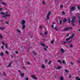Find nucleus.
<instances>
[{
    "mask_svg": "<svg viewBox=\"0 0 80 80\" xmlns=\"http://www.w3.org/2000/svg\"><path fill=\"white\" fill-rule=\"evenodd\" d=\"M76 7L75 6H72L71 7V12H73L74 11H75L76 10Z\"/></svg>",
    "mask_w": 80,
    "mask_h": 80,
    "instance_id": "nucleus-5",
    "label": "nucleus"
},
{
    "mask_svg": "<svg viewBox=\"0 0 80 80\" xmlns=\"http://www.w3.org/2000/svg\"><path fill=\"white\" fill-rule=\"evenodd\" d=\"M62 63L64 64L65 63V60H62Z\"/></svg>",
    "mask_w": 80,
    "mask_h": 80,
    "instance_id": "nucleus-35",
    "label": "nucleus"
},
{
    "mask_svg": "<svg viewBox=\"0 0 80 80\" xmlns=\"http://www.w3.org/2000/svg\"><path fill=\"white\" fill-rule=\"evenodd\" d=\"M78 10H80V6H78Z\"/></svg>",
    "mask_w": 80,
    "mask_h": 80,
    "instance_id": "nucleus-46",
    "label": "nucleus"
},
{
    "mask_svg": "<svg viewBox=\"0 0 80 80\" xmlns=\"http://www.w3.org/2000/svg\"><path fill=\"white\" fill-rule=\"evenodd\" d=\"M55 29H56V30H58V28H57V27H55Z\"/></svg>",
    "mask_w": 80,
    "mask_h": 80,
    "instance_id": "nucleus-40",
    "label": "nucleus"
},
{
    "mask_svg": "<svg viewBox=\"0 0 80 80\" xmlns=\"http://www.w3.org/2000/svg\"><path fill=\"white\" fill-rule=\"evenodd\" d=\"M55 41V39H53L52 41H51V43L52 44H53V43H54V42Z\"/></svg>",
    "mask_w": 80,
    "mask_h": 80,
    "instance_id": "nucleus-21",
    "label": "nucleus"
},
{
    "mask_svg": "<svg viewBox=\"0 0 80 80\" xmlns=\"http://www.w3.org/2000/svg\"><path fill=\"white\" fill-rule=\"evenodd\" d=\"M5 28L4 27H3V28L0 27V30H3L4 29H5Z\"/></svg>",
    "mask_w": 80,
    "mask_h": 80,
    "instance_id": "nucleus-24",
    "label": "nucleus"
},
{
    "mask_svg": "<svg viewBox=\"0 0 80 80\" xmlns=\"http://www.w3.org/2000/svg\"><path fill=\"white\" fill-rule=\"evenodd\" d=\"M45 39H43V41H45Z\"/></svg>",
    "mask_w": 80,
    "mask_h": 80,
    "instance_id": "nucleus-63",
    "label": "nucleus"
},
{
    "mask_svg": "<svg viewBox=\"0 0 80 80\" xmlns=\"http://www.w3.org/2000/svg\"><path fill=\"white\" fill-rule=\"evenodd\" d=\"M41 45H42V47H45V45L44 44L41 43Z\"/></svg>",
    "mask_w": 80,
    "mask_h": 80,
    "instance_id": "nucleus-23",
    "label": "nucleus"
},
{
    "mask_svg": "<svg viewBox=\"0 0 80 80\" xmlns=\"http://www.w3.org/2000/svg\"><path fill=\"white\" fill-rule=\"evenodd\" d=\"M16 54H18V51H16Z\"/></svg>",
    "mask_w": 80,
    "mask_h": 80,
    "instance_id": "nucleus-54",
    "label": "nucleus"
},
{
    "mask_svg": "<svg viewBox=\"0 0 80 80\" xmlns=\"http://www.w3.org/2000/svg\"><path fill=\"white\" fill-rule=\"evenodd\" d=\"M78 63H80V62H79V61H78Z\"/></svg>",
    "mask_w": 80,
    "mask_h": 80,
    "instance_id": "nucleus-61",
    "label": "nucleus"
},
{
    "mask_svg": "<svg viewBox=\"0 0 80 80\" xmlns=\"http://www.w3.org/2000/svg\"><path fill=\"white\" fill-rule=\"evenodd\" d=\"M51 63H52V61H50L48 63V65H50Z\"/></svg>",
    "mask_w": 80,
    "mask_h": 80,
    "instance_id": "nucleus-42",
    "label": "nucleus"
},
{
    "mask_svg": "<svg viewBox=\"0 0 80 80\" xmlns=\"http://www.w3.org/2000/svg\"><path fill=\"white\" fill-rule=\"evenodd\" d=\"M2 10H3V8H0V11H2Z\"/></svg>",
    "mask_w": 80,
    "mask_h": 80,
    "instance_id": "nucleus-45",
    "label": "nucleus"
},
{
    "mask_svg": "<svg viewBox=\"0 0 80 80\" xmlns=\"http://www.w3.org/2000/svg\"><path fill=\"white\" fill-rule=\"evenodd\" d=\"M44 50H45V51H46L47 50V48H46V47H44Z\"/></svg>",
    "mask_w": 80,
    "mask_h": 80,
    "instance_id": "nucleus-47",
    "label": "nucleus"
},
{
    "mask_svg": "<svg viewBox=\"0 0 80 80\" xmlns=\"http://www.w3.org/2000/svg\"><path fill=\"white\" fill-rule=\"evenodd\" d=\"M18 72H19L20 75H21V73H22V72H21V71H20V70H18Z\"/></svg>",
    "mask_w": 80,
    "mask_h": 80,
    "instance_id": "nucleus-28",
    "label": "nucleus"
},
{
    "mask_svg": "<svg viewBox=\"0 0 80 80\" xmlns=\"http://www.w3.org/2000/svg\"><path fill=\"white\" fill-rule=\"evenodd\" d=\"M60 8H62V7H63V6L62 5H61L60 6Z\"/></svg>",
    "mask_w": 80,
    "mask_h": 80,
    "instance_id": "nucleus-48",
    "label": "nucleus"
},
{
    "mask_svg": "<svg viewBox=\"0 0 80 80\" xmlns=\"http://www.w3.org/2000/svg\"><path fill=\"white\" fill-rule=\"evenodd\" d=\"M5 23H6V24H7L8 25H9V24L8 23V21H6Z\"/></svg>",
    "mask_w": 80,
    "mask_h": 80,
    "instance_id": "nucleus-39",
    "label": "nucleus"
},
{
    "mask_svg": "<svg viewBox=\"0 0 80 80\" xmlns=\"http://www.w3.org/2000/svg\"><path fill=\"white\" fill-rule=\"evenodd\" d=\"M41 67L42 68H45V66L44 64H42L41 66Z\"/></svg>",
    "mask_w": 80,
    "mask_h": 80,
    "instance_id": "nucleus-13",
    "label": "nucleus"
},
{
    "mask_svg": "<svg viewBox=\"0 0 80 80\" xmlns=\"http://www.w3.org/2000/svg\"><path fill=\"white\" fill-rule=\"evenodd\" d=\"M53 24L54 25L55 24V22H53Z\"/></svg>",
    "mask_w": 80,
    "mask_h": 80,
    "instance_id": "nucleus-64",
    "label": "nucleus"
},
{
    "mask_svg": "<svg viewBox=\"0 0 80 80\" xmlns=\"http://www.w3.org/2000/svg\"><path fill=\"white\" fill-rule=\"evenodd\" d=\"M70 47H71V48H72L73 47V45L72 44H71L70 45Z\"/></svg>",
    "mask_w": 80,
    "mask_h": 80,
    "instance_id": "nucleus-30",
    "label": "nucleus"
},
{
    "mask_svg": "<svg viewBox=\"0 0 80 80\" xmlns=\"http://www.w3.org/2000/svg\"><path fill=\"white\" fill-rule=\"evenodd\" d=\"M17 32L18 33L19 35H20V33H21V31H20V30H17Z\"/></svg>",
    "mask_w": 80,
    "mask_h": 80,
    "instance_id": "nucleus-12",
    "label": "nucleus"
},
{
    "mask_svg": "<svg viewBox=\"0 0 80 80\" xmlns=\"http://www.w3.org/2000/svg\"><path fill=\"white\" fill-rule=\"evenodd\" d=\"M42 3L43 5H46V3H45V2L44 1H42Z\"/></svg>",
    "mask_w": 80,
    "mask_h": 80,
    "instance_id": "nucleus-19",
    "label": "nucleus"
},
{
    "mask_svg": "<svg viewBox=\"0 0 80 80\" xmlns=\"http://www.w3.org/2000/svg\"><path fill=\"white\" fill-rule=\"evenodd\" d=\"M3 75L5 76H6V75L5 74V72H3Z\"/></svg>",
    "mask_w": 80,
    "mask_h": 80,
    "instance_id": "nucleus-49",
    "label": "nucleus"
},
{
    "mask_svg": "<svg viewBox=\"0 0 80 80\" xmlns=\"http://www.w3.org/2000/svg\"><path fill=\"white\" fill-rule=\"evenodd\" d=\"M4 15H3L2 16V18H4Z\"/></svg>",
    "mask_w": 80,
    "mask_h": 80,
    "instance_id": "nucleus-62",
    "label": "nucleus"
},
{
    "mask_svg": "<svg viewBox=\"0 0 80 80\" xmlns=\"http://www.w3.org/2000/svg\"><path fill=\"white\" fill-rule=\"evenodd\" d=\"M8 31L7 32V31H5V32L6 33H8Z\"/></svg>",
    "mask_w": 80,
    "mask_h": 80,
    "instance_id": "nucleus-58",
    "label": "nucleus"
},
{
    "mask_svg": "<svg viewBox=\"0 0 80 80\" xmlns=\"http://www.w3.org/2000/svg\"><path fill=\"white\" fill-rule=\"evenodd\" d=\"M62 14H65V12H62Z\"/></svg>",
    "mask_w": 80,
    "mask_h": 80,
    "instance_id": "nucleus-51",
    "label": "nucleus"
},
{
    "mask_svg": "<svg viewBox=\"0 0 80 80\" xmlns=\"http://www.w3.org/2000/svg\"><path fill=\"white\" fill-rule=\"evenodd\" d=\"M5 47L6 48H7V49H8V47H7V44L6 43L5 44Z\"/></svg>",
    "mask_w": 80,
    "mask_h": 80,
    "instance_id": "nucleus-20",
    "label": "nucleus"
},
{
    "mask_svg": "<svg viewBox=\"0 0 80 80\" xmlns=\"http://www.w3.org/2000/svg\"><path fill=\"white\" fill-rule=\"evenodd\" d=\"M76 80H80V78L78 77H76Z\"/></svg>",
    "mask_w": 80,
    "mask_h": 80,
    "instance_id": "nucleus-15",
    "label": "nucleus"
},
{
    "mask_svg": "<svg viewBox=\"0 0 80 80\" xmlns=\"http://www.w3.org/2000/svg\"><path fill=\"white\" fill-rule=\"evenodd\" d=\"M11 58H13V55H12V54L11 55Z\"/></svg>",
    "mask_w": 80,
    "mask_h": 80,
    "instance_id": "nucleus-57",
    "label": "nucleus"
},
{
    "mask_svg": "<svg viewBox=\"0 0 80 80\" xmlns=\"http://www.w3.org/2000/svg\"><path fill=\"white\" fill-rule=\"evenodd\" d=\"M21 25H22V30H24L25 28V20H22L20 22Z\"/></svg>",
    "mask_w": 80,
    "mask_h": 80,
    "instance_id": "nucleus-2",
    "label": "nucleus"
},
{
    "mask_svg": "<svg viewBox=\"0 0 80 80\" xmlns=\"http://www.w3.org/2000/svg\"><path fill=\"white\" fill-rule=\"evenodd\" d=\"M69 78H72V76H71V75H69Z\"/></svg>",
    "mask_w": 80,
    "mask_h": 80,
    "instance_id": "nucleus-44",
    "label": "nucleus"
},
{
    "mask_svg": "<svg viewBox=\"0 0 80 80\" xmlns=\"http://www.w3.org/2000/svg\"><path fill=\"white\" fill-rule=\"evenodd\" d=\"M71 64L72 65H74V63H73V62H71Z\"/></svg>",
    "mask_w": 80,
    "mask_h": 80,
    "instance_id": "nucleus-43",
    "label": "nucleus"
},
{
    "mask_svg": "<svg viewBox=\"0 0 80 80\" xmlns=\"http://www.w3.org/2000/svg\"><path fill=\"white\" fill-rule=\"evenodd\" d=\"M24 80H28V78H25L24 79Z\"/></svg>",
    "mask_w": 80,
    "mask_h": 80,
    "instance_id": "nucleus-32",
    "label": "nucleus"
},
{
    "mask_svg": "<svg viewBox=\"0 0 80 80\" xmlns=\"http://www.w3.org/2000/svg\"><path fill=\"white\" fill-rule=\"evenodd\" d=\"M60 51L62 53H64V52H65V50H64V49H63V48H61L60 49Z\"/></svg>",
    "mask_w": 80,
    "mask_h": 80,
    "instance_id": "nucleus-8",
    "label": "nucleus"
},
{
    "mask_svg": "<svg viewBox=\"0 0 80 80\" xmlns=\"http://www.w3.org/2000/svg\"><path fill=\"white\" fill-rule=\"evenodd\" d=\"M1 48H2V49H3V46H1Z\"/></svg>",
    "mask_w": 80,
    "mask_h": 80,
    "instance_id": "nucleus-53",
    "label": "nucleus"
},
{
    "mask_svg": "<svg viewBox=\"0 0 80 80\" xmlns=\"http://www.w3.org/2000/svg\"><path fill=\"white\" fill-rule=\"evenodd\" d=\"M1 15H5V13H4V12H2L1 13Z\"/></svg>",
    "mask_w": 80,
    "mask_h": 80,
    "instance_id": "nucleus-27",
    "label": "nucleus"
},
{
    "mask_svg": "<svg viewBox=\"0 0 80 80\" xmlns=\"http://www.w3.org/2000/svg\"><path fill=\"white\" fill-rule=\"evenodd\" d=\"M58 63H62V62L61 61L59 60H58Z\"/></svg>",
    "mask_w": 80,
    "mask_h": 80,
    "instance_id": "nucleus-26",
    "label": "nucleus"
},
{
    "mask_svg": "<svg viewBox=\"0 0 80 80\" xmlns=\"http://www.w3.org/2000/svg\"><path fill=\"white\" fill-rule=\"evenodd\" d=\"M72 20L71 21V22H72V25L73 26H75V24H74V23H75V20H76V17L75 16H73L72 18Z\"/></svg>",
    "mask_w": 80,
    "mask_h": 80,
    "instance_id": "nucleus-3",
    "label": "nucleus"
},
{
    "mask_svg": "<svg viewBox=\"0 0 80 80\" xmlns=\"http://www.w3.org/2000/svg\"><path fill=\"white\" fill-rule=\"evenodd\" d=\"M74 36H75V34H72V37L67 38L66 40V41L68 43H71V42H72V40L70 39L73 38Z\"/></svg>",
    "mask_w": 80,
    "mask_h": 80,
    "instance_id": "nucleus-1",
    "label": "nucleus"
},
{
    "mask_svg": "<svg viewBox=\"0 0 80 80\" xmlns=\"http://www.w3.org/2000/svg\"><path fill=\"white\" fill-rule=\"evenodd\" d=\"M60 80H64L63 76H61L60 77Z\"/></svg>",
    "mask_w": 80,
    "mask_h": 80,
    "instance_id": "nucleus-11",
    "label": "nucleus"
},
{
    "mask_svg": "<svg viewBox=\"0 0 80 80\" xmlns=\"http://www.w3.org/2000/svg\"><path fill=\"white\" fill-rule=\"evenodd\" d=\"M45 61L46 62L48 63V61H47V60H45Z\"/></svg>",
    "mask_w": 80,
    "mask_h": 80,
    "instance_id": "nucleus-52",
    "label": "nucleus"
},
{
    "mask_svg": "<svg viewBox=\"0 0 80 80\" xmlns=\"http://www.w3.org/2000/svg\"><path fill=\"white\" fill-rule=\"evenodd\" d=\"M0 56L1 57H2V56H3L4 55V53H3V52H1V53H0Z\"/></svg>",
    "mask_w": 80,
    "mask_h": 80,
    "instance_id": "nucleus-14",
    "label": "nucleus"
},
{
    "mask_svg": "<svg viewBox=\"0 0 80 80\" xmlns=\"http://www.w3.org/2000/svg\"><path fill=\"white\" fill-rule=\"evenodd\" d=\"M51 15V12L49 11L47 15V18H46V20H49V16Z\"/></svg>",
    "mask_w": 80,
    "mask_h": 80,
    "instance_id": "nucleus-4",
    "label": "nucleus"
},
{
    "mask_svg": "<svg viewBox=\"0 0 80 80\" xmlns=\"http://www.w3.org/2000/svg\"><path fill=\"white\" fill-rule=\"evenodd\" d=\"M42 26H40V27H39V29H40V30H42Z\"/></svg>",
    "mask_w": 80,
    "mask_h": 80,
    "instance_id": "nucleus-31",
    "label": "nucleus"
},
{
    "mask_svg": "<svg viewBox=\"0 0 80 80\" xmlns=\"http://www.w3.org/2000/svg\"><path fill=\"white\" fill-rule=\"evenodd\" d=\"M2 45H5V43H4V42H3V41H2Z\"/></svg>",
    "mask_w": 80,
    "mask_h": 80,
    "instance_id": "nucleus-37",
    "label": "nucleus"
},
{
    "mask_svg": "<svg viewBox=\"0 0 80 80\" xmlns=\"http://www.w3.org/2000/svg\"><path fill=\"white\" fill-rule=\"evenodd\" d=\"M52 28H53V27H54V25H52Z\"/></svg>",
    "mask_w": 80,
    "mask_h": 80,
    "instance_id": "nucleus-56",
    "label": "nucleus"
},
{
    "mask_svg": "<svg viewBox=\"0 0 80 80\" xmlns=\"http://www.w3.org/2000/svg\"><path fill=\"white\" fill-rule=\"evenodd\" d=\"M64 44H66V43H67V42H64Z\"/></svg>",
    "mask_w": 80,
    "mask_h": 80,
    "instance_id": "nucleus-59",
    "label": "nucleus"
},
{
    "mask_svg": "<svg viewBox=\"0 0 80 80\" xmlns=\"http://www.w3.org/2000/svg\"><path fill=\"white\" fill-rule=\"evenodd\" d=\"M5 53H7V54H8V55L9 54V53H8V51H6L5 52Z\"/></svg>",
    "mask_w": 80,
    "mask_h": 80,
    "instance_id": "nucleus-34",
    "label": "nucleus"
},
{
    "mask_svg": "<svg viewBox=\"0 0 80 80\" xmlns=\"http://www.w3.org/2000/svg\"><path fill=\"white\" fill-rule=\"evenodd\" d=\"M68 21H69V23H70V21H71L70 18H69L68 19Z\"/></svg>",
    "mask_w": 80,
    "mask_h": 80,
    "instance_id": "nucleus-41",
    "label": "nucleus"
},
{
    "mask_svg": "<svg viewBox=\"0 0 80 80\" xmlns=\"http://www.w3.org/2000/svg\"><path fill=\"white\" fill-rule=\"evenodd\" d=\"M20 75L21 77H22V78H23L24 77V73H21V74Z\"/></svg>",
    "mask_w": 80,
    "mask_h": 80,
    "instance_id": "nucleus-10",
    "label": "nucleus"
},
{
    "mask_svg": "<svg viewBox=\"0 0 80 80\" xmlns=\"http://www.w3.org/2000/svg\"><path fill=\"white\" fill-rule=\"evenodd\" d=\"M69 34H70V33H69L67 35V37H68L69 36Z\"/></svg>",
    "mask_w": 80,
    "mask_h": 80,
    "instance_id": "nucleus-50",
    "label": "nucleus"
},
{
    "mask_svg": "<svg viewBox=\"0 0 80 80\" xmlns=\"http://www.w3.org/2000/svg\"><path fill=\"white\" fill-rule=\"evenodd\" d=\"M6 14H7L8 13V12L6 11Z\"/></svg>",
    "mask_w": 80,
    "mask_h": 80,
    "instance_id": "nucleus-60",
    "label": "nucleus"
},
{
    "mask_svg": "<svg viewBox=\"0 0 80 80\" xmlns=\"http://www.w3.org/2000/svg\"><path fill=\"white\" fill-rule=\"evenodd\" d=\"M32 77L33 79H35V80H37V77H36L34 75H32Z\"/></svg>",
    "mask_w": 80,
    "mask_h": 80,
    "instance_id": "nucleus-7",
    "label": "nucleus"
},
{
    "mask_svg": "<svg viewBox=\"0 0 80 80\" xmlns=\"http://www.w3.org/2000/svg\"><path fill=\"white\" fill-rule=\"evenodd\" d=\"M72 27H70V28H64L63 29V30H69V29H72Z\"/></svg>",
    "mask_w": 80,
    "mask_h": 80,
    "instance_id": "nucleus-6",
    "label": "nucleus"
},
{
    "mask_svg": "<svg viewBox=\"0 0 80 80\" xmlns=\"http://www.w3.org/2000/svg\"><path fill=\"white\" fill-rule=\"evenodd\" d=\"M65 71L66 72V73H68V72H69L68 71V70H65Z\"/></svg>",
    "mask_w": 80,
    "mask_h": 80,
    "instance_id": "nucleus-38",
    "label": "nucleus"
},
{
    "mask_svg": "<svg viewBox=\"0 0 80 80\" xmlns=\"http://www.w3.org/2000/svg\"><path fill=\"white\" fill-rule=\"evenodd\" d=\"M0 38L1 39H3V37L2 36V35L0 34Z\"/></svg>",
    "mask_w": 80,
    "mask_h": 80,
    "instance_id": "nucleus-29",
    "label": "nucleus"
},
{
    "mask_svg": "<svg viewBox=\"0 0 80 80\" xmlns=\"http://www.w3.org/2000/svg\"><path fill=\"white\" fill-rule=\"evenodd\" d=\"M6 17H10V15L6 14L5 15Z\"/></svg>",
    "mask_w": 80,
    "mask_h": 80,
    "instance_id": "nucleus-25",
    "label": "nucleus"
},
{
    "mask_svg": "<svg viewBox=\"0 0 80 80\" xmlns=\"http://www.w3.org/2000/svg\"><path fill=\"white\" fill-rule=\"evenodd\" d=\"M32 53L34 55H37V53H35V52L34 51L32 52Z\"/></svg>",
    "mask_w": 80,
    "mask_h": 80,
    "instance_id": "nucleus-18",
    "label": "nucleus"
},
{
    "mask_svg": "<svg viewBox=\"0 0 80 80\" xmlns=\"http://www.w3.org/2000/svg\"><path fill=\"white\" fill-rule=\"evenodd\" d=\"M27 63L28 64V65H29L30 64V62H28Z\"/></svg>",
    "mask_w": 80,
    "mask_h": 80,
    "instance_id": "nucleus-55",
    "label": "nucleus"
},
{
    "mask_svg": "<svg viewBox=\"0 0 80 80\" xmlns=\"http://www.w3.org/2000/svg\"><path fill=\"white\" fill-rule=\"evenodd\" d=\"M63 21L64 22H67V19L66 18L64 19L63 20Z\"/></svg>",
    "mask_w": 80,
    "mask_h": 80,
    "instance_id": "nucleus-22",
    "label": "nucleus"
},
{
    "mask_svg": "<svg viewBox=\"0 0 80 80\" xmlns=\"http://www.w3.org/2000/svg\"><path fill=\"white\" fill-rule=\"evenodd\" d=\"M1 3H2L3 5H5V6H6V5H7V3L5 2H1Z\"/></svg>",
    "mask_w": 80,
    "mask_h": 80,
    "instance_id": "nucleus-9",
    "label": "nucleus"
},
{
    "mask_svg": "<svg viewBox=\"0 0 80 80\" xmlns=\"http://www.w3.org/2000/svg\"><path fill=\"white\" fill-rule=\"evenodd\" d=\"M61 68H62V67H61V66H58V67L57 69H61Z\"/></svg>",
    "mask_w": 80,
    "mask_h": 80,
    "instance_id": "nucleus-17",
    "label": "nucleus"
},
{
    "mask_svg": "<svg viewBox=\"0 0 80 80\" xmlns=\"http://www.w3.org/2000/svg\"><path fill=\"white\" fill-rule=\"evenodd\" d=\"M47 32H44V35H47Z\"/></svg>",
    "mask_w": 80,
    "mask_h": 80,
    "instance_id": "nucleus-33",
    "label": "nucleus"
},
{
    "mask_svg": "<svg viewBox=\"0 0 80 80\" xmlns=\"http://www.w3.org/2000/svg\"><path fill=\"white\" fill-rule=\"evenodd\" d=\"M11 63H12V62H10L9 63L8 65L7 66L8 67H11Z\"/></svg>",
    "mask_w": 80,
    "mask_h": 80,
    "instance_id": "nucleus-16",
    "label": "nucleus"
},
{
    "mask_svg": "<svg viewBox=\"0 0 80 80\" xmlns=\"http://www.w3.org/2000/svg\"><path fill=\"white\" fill-rule=\"evenodd\" d=\"M59 22H60V24H62V20H60Z\"/></svg>",
    "mask_w": 80,
    "mask_h": 80,
    "instance_id": "nucleus-36",
    "label": "nucleus"
}]
</instances>
